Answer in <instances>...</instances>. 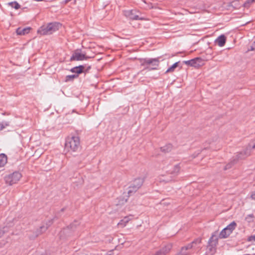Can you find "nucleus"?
I'll return each instance as SVG.
<instances>
[{"label":"nucleus","instance_id":"obj_1","mask_svg":"<svg viewBox=\"0 0 255 255\" xmlns=\"http://www.w3.org/2000/svg\"><path fill=\"white\" fill-rule=\"evenodd\" d=\"M255 148V143L252 142L250 143L246 149L238 153L236 157L234 158L230 162L225 166L224 169L226 170L231 168L233 165L237 163V161L240 159H243L245 158L248 156H249L251 154V149H253Z\"/></svg>","mask_w":255,"mask_h":255},{"label":"nucleus","instance_id":"obj_2","mask_svg":"<svg viewBox=\"0 0 255 255\" xmlns=\"http://www.w3.org/2000/svg\"><path fill=\"white\" fill-rule=\"evenodd\" d=\"M160 57L155 58H139L140 65L144 66L143 70L152 71L158 69L159 65Z\"/></svg>","mask_w":255,"mask_h":255},{"label":"nucleus","instance_id":"obj_3","mask_svg":"<svg viewBox=\"0 0 255 255\" xmlns=\"http://www.w3.org/2000/svg\"><path fill=\"white\" fill-rule=\"evenodd\" d=\"M80 144V138L78 136L68 137L66 139L65 148L69 151H76L79 148Z\"/></svg>","mask_w":255,"mask_h":255},{"label":"nucleus","instance_id":"obj_4","mask_svg":"<svg viewBox=\"0 0 255 255\" xmlns=\"http://www.w3.org/2000/svg\"><path fill=\"white\" fill-rule=\"evenodd\" d=\"M94 57L95 55L94 54L90 56L87 55V53L85 51H82L81 49H77L73 51L70 61H82L93 58Z\"/></svg>","mask_w":255,"mask_h":255},{"label":"nucleus","instance_id":"obj_5","mask_svg":"<svg viewBox=\"0 0 255 255\" xmlns=\"http://www.w3.org/2000/svg\"><path fill=\"white\" fill-rule=\"evenodd\" d=\"M79 223L77 221H75L69 226L63 229L60 233V238H66L71 236L73 233L76 231Z\"/></svg>","mask_w":255,"mask_h":255},{"label":"nucleus","instance_id":"obj_6","mask_svg":"<svg viewBox=\"0 0 255 255\" xmlns=\"http://www.w3.org/2000/svg\"><path fill=\"white\" fill-rule=\"evenodd\" d=\"M143 179L141 178L135 179L128 187V194L129 196L134 193L141 187L143 183Z\"/></svg>","mask_w":255,"mask_h":255},{"label":"nucleus","instance_id":"obj_7","mask_svg":"<svg viewBox=\"0 0 255 255\" xmlns=\"http://www.w3.org/2000/svg\"><path fill=\"white\" fill-rule=\"evenodd\" d=\"M237 224L235 221L232 222L220 232L219 238L220 239L227 238L235 229Z\"/></svg>","mask_w":255,"mask_h":255},{"label":"nucleus","instance_id":"obj_8","mask_svg":"<svg viewBox=\"0 0 255 255\" xmlns=\"http://www.w3.org/2000/svg\"><path fill=\"white\" fill-rule=\"evenodd\" d=\"M21 177V174L19 172H14L12 174L6 175L4 177V180L6 184L12 185L17 183Z\"/></svg>","mask_w":255,"mask_h":255},{"label":"nucleus","instance_id":"obj_9","mask_svg":"<svg viewBox=\"0 0 255 255\" xmlns=\"http://www.w3.org/2000/svg\"><path fill=\"white\" fill-rule=\"evenodd\" d=\"M217 232H214L208 241L207 248L211 252L216 251V247L218 243V238L217 236Z\"/></svg>","mask_w":255,"mask_h":255},{"label":"nucleus","instance_id":"obj_10","mask_svg":"<svg viewBox=\"0 0 255 255\" xmlns=\"http://www.w3.org/2000/svg\"><path fill=\"white\" fill-rule=\"evenodd\" d=\"M183 62L187 65L195 68H199L204 64V60L200 57H196L190 60L184 61Z\"/></svg>","mask_w":255,"mask_h":255},{"label":"nucleus","instance_id":"obj_11","mask_svg":"<svg viewBox=\"0 0 255 255\" xmlns=\"http://www.w3.org/2000/svg\"><path fill=\"white\" fill-rule=\"evenodd\" d=\"M48 30H49L50 34L53 33L54 32L58 30L59 28L61 27L62 24L59 22H52L48 23L47 25Z\"/></svg>","mask_w":255,"mask_h":255},{"label":"nucleus","instance_id":"obj_12","mask_svg":"<svg viewBox=\"0 0 255 255\" xmlns=\"http://www.w3.org/2000/svg\"><path fill=\"white\" fill-rule=\"evenodd\" d=\"M135 10H128L125 11V15L126 17H128L129 19L132 20H138L139 19V17L138 15L135 14Z\"/></svg>","mask_w":255,"mask_h":255},{"label":"nucleus","instance_id":"obj_13","mask_svg":"<svg viewBox=\"0 0 255 255\" xmlns=\"http://www.w3.org/2000/svg\"><path fill=\"white\" fill-rule=\"evenodd\" d=\"M84 65H80L78 66L74 67L70 70L71 72L75 73L74 75H77L78 77L79 74L83 73L84 72Z\"/></svg>","mask_w":255,"mask_h":255},{"label":"nucleus","instance_id":"obj_14","mask_svg":"<svg viewBox=\"0 0 255 255\" xmlns=\"http://www.w3.org/2000/svg\"><path fill=\"white\" fill-rule=\"evenodd\" d=\"M47 230V227H45L44 225H43L40 227L39 229H37L34 234L32 236H29L30 239H34L37 237L38 236L45 232Z\"/></svg>","mask_w":255,"mask_h":255},{"label":"nucleus","instance_id":"obj_15","mask_svg":"<svg viewBox=\"0 0 255 255\" xmlns=\"http://www.w3.org/2000/svg\"><path fill=\"white\" fill-rule=\"evenodd\" d=\"M226 41V37L225 35H220L215 40V43L219 46L222 47L225 45Z\"/></svg>","mask_w":255,"mask_h":255},{"label":"nucleus","instance_id":"obj_16","mask_svg":"<svg viewBox=\"0 0 255 255\" xmlns=\"http://www.w3.org/2000/svg\"><path fill=\"white\" fill-rule=\"evenodd\" d=\"M31 29V28L30 27H27L24 28L18 27V28H17L16 32L17 35H23L26 34H28L30 32Z\"/></svg>","mask_w":255,"mask_h":255},{"label":"nucleus","instance_id":"obj_17","mask_svg":"<svg viewBox=\"0 0 255 255\" xmlns=\"http://www.w3.org/2000/svg\"><path fill=\"white\" fill-rule=\"evenodd\" d=\"M37 32L41 35L50 34L47 26H42L38 30Z\"/></svg>","mask_w":255,"mask_h":255},{"label":"nucleus","instance_id":"obj_18","mask_svg":"<svg viewBox=\"0 0 255 255\" xmlns=\"http://www.w3.org/2000/svg\"><path fill=\"white\" fill-rule=\"evenodd\" d=\"M7 162V156L4 153L0 154V167H3Z\"/></svg>","mask_w":255,"mask_h":255},{"label":"nucleus","instance_id":"obj_19","mask_svg":"<svg viewBox=\"0 0 255 255\" xmlns=\"http://www.w3.org/2000/svg\"><path fill=\"white\" fill-rule=\"evenodd\" d=\"M172 149V145L170 143L167 144L166 145L160 147L161 151L164 153L170 152Z\"/></svg>","mask_w":255,"mask_h":255},{"label":"nucleus","instance_id":"obj_20","mask_svg":"<svg viewBox=\"0 0 255 255\" xmlns=\"http://www.w3.org/2000/svg\"><path fill=\"white\" fill-rule=\"evenodd\" d=\"M179 62H180L178 61L174 63L171 67L168 68V69L166 71L165 73L166 74L168 73H171L174 71L175 68L178 66Z\"/></svg>","mask_w":255,"mask_h":255},{"label":"nucleus","instance_id":"obj_21","mask_svg":"<svg viewBox=\"0 0 255 255\" xmlns=\"http://www.w3.org/2000/svg\"><path fill=\"white\" fill-rule=\"evenodd\" d=\"M77 78H78L77 75L73 74V75H67L65 77V82H68L69 81H73L75 79Z\"/></svg>","mask_w":255,"mask_h":255},{"label":"nucleus","instance_id":"obj_22","mask_svg":"<svg viewBox=\"0 0 255 255\" xmlns=\"http://www.w3.org/2000/svg\"><path fill=\"white\" fill-rule=\"evenodd\" d=\"M180 166L179 164H176L174 166L173 169L171 171V174L173 175H177L179 172Z\"/></svg>","mask_w":255,"mask_h":255},{"label":"nucleus","instance_id":"obj_23","mask_svg":"<svg viewBox=\"0 0 255 255\" xmlns=\"http://www.w3.org/2000/svg\"><path fill=\"white\" fill-rule=\"evenodd\" d=\"M8 5L11 6L12 7H13L15 9H18L20 7V5L16 1L9 2L8 3Z\"/></svg>","mask_w":255,"mask_h":255},{"label":"nucleus","instance_id":"obj_24","mask_svg":"<svg viewBox=\"0 0 255 255\" xmlns=\"http://www.w3.org/2000/svg\"><path fill=\"white\" fill-rule=\"evenodd\" d=\"M190 254V253L188 250H185V248L182 247L180 251L176 255H189Z\"/></svg>","mask_w":255,"mask_h":255},{"label":"nucleus","instance_id":"obj_25","mask_svg":"<svg viewBox=\"0 0 255 255\" xmlns=\"http://www.w3.org/2000/svg\"><path fill=\"white\" fill-rule=\"evenodd\" d=\"M255 2V0H247L244 4L245 7H249L251 4Z\"/></svg>","mask_w":255,"mask_h":255},{"label":"nucleus","instance_id":"obj_26","mask_svg":"<svg viewBox=\"0 0 255 255\" xmlns=\"http://www.w3.org/2000/svg\"><path fill=\"white\" fill-rule=\"evenodd\" d=\"M202 242V238H198L195 239L193 241L191 242L192 244L194 246V245H198L201 244Z\"/></svg>","mask_w":255,"mask_h":255},{"label":"nucleus","instance_id":"obj_27","mask_svg":"<svg viewBox=\"0 0 255 255\" xmlns=\"http://www.w3.org/2000/svg\"><path fill=\"white\" fill-rule=\"evenodd\" d=\"M193 245L192 244V243H190L189 244H188L187 246H185L184 247H183V248H185V250H190V249H192L193 247Z\"/></svg>","mask_w":255,"mask_h":255},{"label":"nucleus","instance_id":"obj_28","mask_svg":"<svg viewBox=\"0 0 255 255\" xmlns=\"http://www.w3.org/2000/svg\"><path fill=\"white\" fill-rule=\"evenodd\" d=\"M53 219L49 220L48 222L46 223L45 227H47V229L53 224Z\"/></svg>","mask_w":255,"mask_h":255},{"label":"nucleus","instance_id":"obj_29","mask_svg":"<svg viewBox=\"0 0 255 255\" xmlns=\"http://www.w3.org/2000/svg\"><path fill=\"white\" fill-rule=\"evenodd\" d=\"M164 248L156 253L154 255H165V252L163 251Z\"/></svg>","mask_w":255,"mask_h":255},{"label":"nucleus","instance_id":"obj_30","mask_svg":"<svg viewBox=\"0 0 255 255\" xmlns=\"http://www.w3.org/2000/svg\"><path fill=\"white\" fill-rule=\"evenodd\" d=\"M85 65V70L83 73H84L85 74H86L87 73H88L89 71L91 69V66H88L86 67V65Z\"/></svg>","mask_w":255,"mask_h":255},{"label":"nucleus","instance_id":"obj_31","mask_svg":"<svg viewBox=\"0 0 255 255\" xmlns=\"http://www.w3.org/2000/svg\"><path fill=\"white\" fill-rule=\"evenodd\" d=\"M5 233L4 228L0 229V238L3 236Z\"/></svg>","mask_w":255,"mask_h":255},{"label":"nucleus","instance_id":"obj_32","mask_svg":"<svg viewBox=\"0 0 255 255\" xmlns=\"http://www.w3.org/2000/svg\"><path fill=\"white\" fill-rule=\"evenodd\" d=\"M248 241H255V235L251 236L249 237L248 238Z\"/></svg>","mask_w":255,"mask_h":255},{"label":"nucleus","instance_id":"obj_33","mask_svg":"<svg viewBox=\"0 0 255 255\" xmlns=\"http://www.w3.org/2000/svg\"><path fill=\"white\" fill-rule=\"evenodd\" d=\"M250 51H254L255 50V45L253 43L252 45L250 46V49H249Z\"/></svg>","mask_w":255,"mask_h":255},{"label":"nucleus","instance_id":"obj_34","mask_svg":"<svg viewBox=\"0 0 255 255\" xmlns=\"http://www.w3.org/2000/svg\"><path fill=\"white\" fill-rule=\"evenodd\" d=\"M5 128V126L3 124L0 123V130L3 129Z\"/></svg>","mask_w":255,"mask_h":255},{"label":"nucleus","instance_id":"obj_35","mask_svg":"<svg viewBox=\"0 0 255 255\" xmlns=\"http://www.w3.org/2000/svg\"><path fill=\"white\" fill-rule=\"evenodd\" d=\"M199 154V152H198V153H197L196 154H193L192 155L193 158H195L197 156V155Z\"/></svg>","mask_w":255,"mask_h":255},{"label":"nucleus","instance_id":"obj_36","mask_svg":"<svg viewBox=\"0 0 255 255\" xmlns=\"http://www.w3.org/2000/svg\"><path fill=\"white\" fill-rule=\"evenodd\" d=\"M254 215L253 214H250L249 215H248V217H250V218H254Z\"/></svg>","mask_w":255,"mask_h":255},{"label":"nucleus","instance_id":"obj_37","mask_svg":"<svg viewBox=\"0 0 255 255\" xmlns=\"http://www.w3.org/2000/svg\"><path fill=\"white\" fill-rule=\"evenodd\" d=\"M124 220H125V223H127L128 222V219H127V218H125Z\"/></svg>","mask_w":255,"mask_h":255},{"label":"nucleus","instance_id":"obj_38","mask_svg":"<svg viewBox=\"0 0 255 255\" xmlns=\"http://www.w3.org/2000/svg\"><path fill=\"white\" fill-rule=\"evenodd\" d=\"M65 210V208H62V209L61 210V212H63Z\"/></svg>","mask_w":255,"mask_h":255},{"label":"nucleus","instance_id":"obj_39","mask_svg":"<svg viewBox=\"0 0 255 255\" xmlns=\"http://www.w3.org/2000/svg\"><path fill=\"white\" fill-rule=\"evenodd\" d=\"M8 125H9L8 124H7V123H5V126H7Z\"/></svg>","mask_w":255,"mask_h":255},{"label":"nucleus","instance_id":"obj_40","mask_svg":"<svg viewBox=\"0 0 255 255\" xmlns=\"http://www.w3.org/2000/svg\"><path fill=\"white\" fill-rule=\"evenodd\" d=\"M253 44L255 45V41L253 42Z\"/></svg>","mask_w":255,"mask_h":255}]
</instances>
